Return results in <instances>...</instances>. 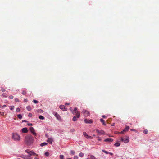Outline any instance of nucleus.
I'll list each match as a JSON object with an SVG mask.
<instances>
[{
	"mask_svg": "<svg viewBox=\"0 0 159 159\" xmlns=\"http://www.w3.org/2000/svg\"><path fill=\"white\" fill-rule=\"evenodd\" d=\"M34 139L31 135H27L25 138V142L28 145L31 144L33 142Z\"/></svg>",
	"mask_w": 159,
	"mask_h": 159,
	"instance_id": "f257e3e1",
	"label": "nucleus"
},
{
	"mask_svg": "<svg viewBox=\"0 0 159 159\" xmlns=\"http://www.w3.org/2000/svg\"><path fill=\"white\" fill-rule=\"evenodd\" d=\"M28 150H26V152L29 154V155L28 156H23L22 157V158L25 159H32V157H30V156L32 155L34 156L35 155H37V154L34 153L32 151H30L29 152H28Z\"/></svg>",
	"mask_w": 159,
	"mask_h": 159,
	"instance_id": "f03ea898",
	"label": "nucleus"
},
{
	"mask_svg": "<svg viewBox=\"0 0 159 159\" xmlns=\"http://www.w3.org/2000/svg\"><path fill=\"white\" fill-rule=\"evenodd\" d=\"M13 139L15 141L18 142L20 140V136L16 133H13L12 136Z\"/></svg>",
	"mask_w": 159,
	"mask_h": 159,
	"instance_id": "7ed1b4c3",
	"label": "nucleus"
},
{
	"mask_svg": "<svg viewBox=\"0 0 159 159\" xmlns=\"http://www.w3.org/2000/svg\"><path fill=\"white\" fill-rule=\"evenodd\" d=\"M121 141L125 143H128L129 141V137L126 136L125 138H121Z\"/></svg>",
	"mask_w": 159,
	"mask_h": 159,
	"instance_id": "20e7f679",
	"label": "nucleus"
},
{
	"mask_svg": "<svg viewBox=\"0 0 159 159\" xmlns=\"http://www.w3.org/2000/svg\"><path fill=\"white\" fill-rule=\"evenodd\" d=\"M74 112L76 113V116L77 118H79L80 117V112L79 111H78L77 108L75 107L74 109Z\"/></svg>",
	"mask_w": 159,
	"mask_h": 159,
	"instance_id": "39448f33",
	"label": "nucleus"
},
{
	"mask_svg": "<svg viewBox=\"0 0 159 159\" xmlns=\"http://www.w3.org/2000/svg\"><path fill=\"white\" fill-rule=\"evenodd\" d=\"M82 113L84 114V116L86 117L89 116L90 115L89 112L87 110H83L82 111Z\"/></svg>",
	"mask_w": 159,
	"mask_h": 159,
	"instance_id": "423d86ee",
	"label": "nucleus"
},
{
	"mask_svg": "<svg viewBox=\"0 0 159 159\" xmlns=\"http://www.w3.org/2000/svg\"><path fill=\"white\" fill-rule=\"evenodd\" d=\"M53 114L59 121H61V118L60 116L57 112H54Z\"/></svg>",
	"mask_w": 159,
	"mask_h": 159,
	"instance_id": "0eeeda50",
	"label": "nucleus"
},
{
	"mask_svg": "<svg viewBox=\"0 0 159 159\" xmlns=\"http://www.w3.org/2000/svg\"><path fill=\"white\" fill-rule=\"evenodd\" d=\"M30 131L33 134V135L34 136H35L37 135V134L35 133V131L33 127H30L29 129Z\"/></svg>",
	"mask_w": 159,
	"mask_h": 159,
	"instance_id": "6e6552de",
	"label": "nucleus"
},
{
	"mask_svg": "<svg viewBox=\"0 0 159 159\" xmlns=\"http://www.w3.org/2000/svg\"><path fill=\"white\" fill-rule=\"evenodd\" d=\"M60 109L62 110L63 111H67V108L64 105H60L59 107Z\"/></svg>",
	"mask_w": 159,
	"mask_h": 159,
	"instance_id": "1a4fd4ad",
	"label": "nucleus"
},
{
	"mask_svg": "<svg viewBox=\"0 0 159 159\" xmlns=\"http://www.w3.org/2000/svg\"><path fill=\"white\" fill-rule=\"evenodd\" d=\"M96 131L97 133L98 134H105V132L102 130H101L100 131L98 129H97Z\"/></svg>",
	"mask_w": 159,
	"mask_h": 159,
	"instance_id": "9d476101",
	"label": "nucleus"
},
{
	"mask_svg": "<svg viewBox=\"0 0 159 159\" xmlns=\"http://www.w3.org/2000/svg\"><path fill=\"white\" fill-rule=\"evenodd\" d=\"M84 121L86 123H91L93 122V121L92 120L85 119L84 120Z\"/></svg>",
	"mask_w": 159,
	"mask_h": 159,
	"instance_id": "9b49d317",
	"label": "nucleus"
},
{
	"mask_svg": "<svg viewBox=\"0 0 159 159\" xmlns=\"http://www.w3.org/2000/svg\"><path fill=\"white\" fill-rule=\"evenodd\" d=\"M21 132L23 133H27L28 131V129L27 128L25 127L22 129H21Z\"/></svg>",
	"mask_w": 159,
	"mask_h": 159,
	"instance_id": "f8f14e48",
	"label": "nucleus"
},
{
	"mask_svg": "<svg viewBox=\"0 0 159 159\" xmlns=\"http://www.w3.org/2000/svg\"><path fill=\"white\" fill-rule=\"evenodd\" d=\"M104 141L106 142H111L113 141V139L112 138H107L104 140Z\"/></svg>",
	"mask_w": 159,
	"mask_h": 159,
	"instance_id": "ddd939ff",
	"label": "nucleus"
},
{
	"mask_svg": "<svg viewBox=\"0 0 159 159\" xmlns=\"http://www.w3.org/2000/svg\"><path fill=\"white\" fill-rule=\"evenodd\" d=\"M129 126H126L125 128V129L122 131H121V133L122 134H124V132L128 131L129 130Z\"/></svg>",
	"mask_w": 159,
	"mask_h": 159,
	"instance_id": "4468645a",
	"label": "nucleus"
},
{
	"mask_svg": "<svg viewBox=\"0 0 159 159\" xmlns=\"http://www.w3.org/2000/svg\"><path fill=\"white\" fill-rule=\"evenodd\" d=\"M120 144V143L119 141L117 142L114 145L116 147L119 146Z\"/></svg>",
	"mask_w": 159,
	"mask_h": 159,
	"instance_id": "2eb2a0df",
	"label": "nucleus"
},
{
	"mask_svg": "<svg viewBox=\"0 0 159 159\" xmlns=\"http://www.w3.org/2000/svg\"><path fill=\"white\" fill-rule=\"evenodd\" d=\"M52 140L51 138H48L47 140V142L51 144L52 143Z\"/></svg>",
	"mask_w": 159,
	"mask_h": 159,
	"instance_id": "dca6fc26",
	"label": "nucleus"
},
{
	"mask_svg": "<svg viewBox=\"0 0 159 159\" xmlns=\"http://www.w3.org/2000/svg\"><path fill=\"white\" fill-rule=\"evenodd\" d=\"M100 121L102 123L103 125H106V124L105 123V121L103 119H100Z\"/></svg>",
	"mask_w": 159,
	"mask_h": 159,
	"instance_id": "f3484780",
	"label": "nucleus"
},
{
	"mask_svg": "<svg viewBox=\"0 0 159 159\" xmlns=\"http://www.w3.org/2000/svg\"><path fill=\"white\" fill-rule=\"evenodd\" d=\"M26 108L28 111H30V110H31L32 109L31 107L30 106H27Z\"/></svg>",
	"mask_w": 159,
	"mask_h": 159,
	"instance_id": "a211bd4d",
	"label": "nucleus"
},
{
	"mask_svg": "<svg viewBox=\"0 0 159 159\" xmlns=\"http://www.w3.org/2000/svg\"><path fill=\"white\" fill-rule=\"evenodd\" d=\"M77 116H74L72 120L74 121H75L77 120Z\"/></svg>",
	"mask_w": 159,
	"mask_h": 159,
	"instance_id": "6ab92c4d",
	"label": "nucleus"
},
{
	"mask_svg": "<svg viewBox=\"0 0 159 159\" xmlns=\"http://www.w3.org/2000/svg\"><path fill=\"white\" fill-rule=\"evenodd\" d=\"M90 158L91 159H98L96 158V157L93 155H91L90 156Z\"/></svg>",
	"mask_w": 159,
	"mask_h": 159,
	"instance_id": "aec40b11",
	"label": "nucleus"
},
{
	"mask_svg": "<svg viewBox=\"0 0 159 159\" xmlns=\"http://www.w3.org/2000/svg\"><path fill=\"white\" fill-rule=\"evenodd\" d=\"M79 156L81 157H83L84 156V154L83 153H82V152H80V153L79 154Z\"/></svg>",
	"mask_w": 159,
	"mask_h": 159,
	"instance_id": "412c9836",
	"label": "nucleus"
},
{
	"mask_svg": "<svg viewBox=\"0 0 159 159\" xmlns=\"http://www.w3.org/2000/svg\"><path fill=\"white\" fill-rule=\"evenodd\" d=\"M39 118L41 120H44V117L42 116H40L39 117Z\"/></svg>",
	"mask_w": 159,
	"mask_h": 159,
	"instance_id": "4be33fe9",
	"label": "nucleus"
},
{
	"mask_svg": "<svg viewBox=\"0 0 159 159\" xmlns=\"http://www.w3.org/2000/svg\"><path fill=\"white\" fill-rule=\"evenodd\" d=\"M83 134H84V136L85 137H86V138H87V137L88 136V135L85 132H84Z\"/></svg>",
	"mask_w": 159,
	"mask_h": 159,
	"instance_id": "5701e85b",
	"label": "nucleus"
},
{
	"mask_svg": "<svg viewBox=\"0 0 159 159\" xmlns=\"http://www.w3.org/2000/svg\"><path fill=\"white\" fill-rule=\"evenodd\" d=\"M47 144V143H41V144H40V145L41 146H43L46 145Z\"/></svg>",
	"mask_w": 159,
	"mask_h": 159,
	"instance_id": "b1692460",
	"label": "nucleus"
},
{
	"mask_svg": "<svg viewBox=\"0 0 159 159\" xmlns=\"http://www.w3.org/2000/svg\"><path fill=\"white\" fill-rule=\"evenodd\" d=\"M22 93L23 95H25L26 94V91L25 90H23L22 91Z\"/></svg>",
	"mask_w": 159,
	"mask_h": 159,
	"instance_id": "393cba45",
	"label": "nucleus"
},
{
	"mask_svg": "<svg viewBox=\"0 0 159 159\" xmlns=\"http://www.w3.org/2000/svg\"><path fill=\"white\" fill-rule=\"evenodd\" d=\"M18 117L20 119H21L22 118V116L21 114H19L17 115Z\"/></svg>",
	"mask_w": 159,
	"mask_h": 159,
	"instance_id": "a878e982",
	"label": "nucleus"
},
{
	"mask_svg": "<svg viewBox=\"0 0 159 159\" xmlns=\"http://www.w3.org/2000/svg\"><path fill=\"white\" fill-rule=\"evenodd\" d=\"M10 107V109L11 110H13L14 109V106H11Z\"/></svg>",
	"mask_w": 159,
	"mask_h": 159,
	"instance_id": "bb28decb",
	"label": "nucleus"
},
{
	"mask_svg": "<svg viewBox=\"0 0 159 159\" xmlns=\"http://www.w3.org/2000/svg\"><path fill=\"white\" fill-rule=\"evenodd\" d=\"M143 132L144 134H146L148 133V130L147 129H145L143 131Z\"/></svg>",
	"mask_w": 159,
	"mask_h": 159,
	"instance_id": "cd10ccee",
	"label": "nucleus"
},
{
	"mask_svg": "<svg viewBox=\"0 0 159 159\" xmlns=\"http://www.w3.org/2000/svg\"><path fill=\"white\" fill-rule=\"evenodd\" d=\"M102 151L104 153H105L106 154H109V152L104 150H102Z\"/></svg>",
	"mask_w": 159,
	"mask_h": 159,
	"instance_id": "c85d7f7f",
	"label": "nucleus"
},
{
	"mask_svg": "<svg viewBox=\"0 0 159 159\" xmlns=\"http://www.w3.org/2000/svg\"><path fill=\"white\" fill-rule=\"evenodd\" d=\"M60 159H63L64 158V156L63 155H61L60 156Z\"/></svg>",
	"mask_w": 159,
	"mask_h": 159,
	"instance_id": "c756f323",
	"label": "nucleus"
},
{
	"mask_svg": "<svg viewBox=\"0 0 159 159\" xmlns=\"http://www.w3.org/2000/svg\"><path fill=\"white\" fill-rule=\"evenodd\" d=\"M33 102L34 103H36V104L38 102V101H37V100H35V99L33 100Z\"/></svg>",
	"mask_w": 159,
	"mask_h": 159,
	"instance_id": "7c9ffc66",
	"label": "nucleus"
},
{
	"mask_svg": "<svg viewBox=\"0 0 159 159\" xmlns=\"http://www.w3.org/2000/svg\"><path fill=\"white\" fill-rule=\"evenodd\" d=\"M9 98L10 99H12L13 98H14V97L12 95H10V96H9Z\"/></svg>",
	"mask_w": 159,
	"mask_h": 159,
	"instance_id": "2f4dec72",
	"label": "nucleus"
},
{
	"mask_svg": "<svg viewBox=\"0 0 159 159\" xmlns=\"http://www.w3.org/2000/svg\"><path fill=\"white\" fill-rule=\"evenodd\" d=\"M75 152L73 150H71L70 151V153L71 154L74 155L75 154Z\"/></svg>",
	"mask_w": 159,
	"mask_h": 159,
	"instance_id": "473e14b6",
	"label": "nucleus"
},
{
	"mask_svg": "<svg viewBox=\"0 0 159 159\" xmlns=\"http://www.w3.org/2000/svg\"><path fill=\"white\" fill-rule=\"evenodd\" d=\"M16 111L17 112H19L20 111V108H18L16 109Z\"/></svg>",
	"mask_w": 159,
	"mask_h": 159,
	"instance_id": "72a5a7b5",
	"label": "nucleus"
},
{
	"mask_svg": "<svg viewBox=\"0 0 159 159\" xmlns=\"http://www.w3.org/2000/svg\"><path fill=\"white\" fill-rule=\"evenodd\" d=\"M45 156H48L49 155V153L48 152H46L45 153Z\"/></svg>",
	"mask_w": 159,
	"mask_h": 159,
	"instance_id": "f704fd0d",
	"label": "nucleus"
},
{
	"mask_svg": "<svg viewBox=\"0 0 159 159\" xmlns=\"http://www.w3.org/2000/svg\"><path fill=\"white\" fill-rule=\"evenodd\" d=\"M15 102H19V100L17 98H16L15 99Z\"/></svg>",
	"mask_w": 159,
	"mask_h": 159,
	"instance_id": "c9c22d12",
	"label": "nucleus"
},
{
	"mask_svg": "<svg viewBox=\"0 0 159 159\" xmlns=\"http://www.w3.org/2000/svg\"><path fill=\"white\" fill-rule=\"evenodd\" d=\"M1 90L2 92H4V91H5V89H4V88H2L1 89Z\"/></svg>",
	"mask_w": 159,
	"mask_h": 159,
	"instance_id": "e433bc0d",
	"label": "nucleus"
},
{
	"mask_svg": "<svg viewBox=\"0 0 159 159\" xmlns=\"http://www.w3.org/2000/svg\"><path fill=\"white\" fill-rule=\"evenodd\" d=\"M78 157L77 156H75L74 158V159H78Z\"/></svg>",
	"mask_w": 159,
	"mask_h": 159,
	"instance_id": "4c0bfd02",
	"label": "nucleus"
},
{
	"mask_svg": "<svg viewBox=\"0 0 159 159\" xmlns=\"http://www.w3.org/2000/svg\"><path fill=\"white\" fill-rule=\"evenodd\" d=\"M87 138L89 139H92V137L91 136H88V137H87Z\"/></svg>",
	"mask_w": 159,
	"mask_h": 159,
	"instance_id": "58836bf2",
	"label": "nucleus"
},
{
	"mask_svg": "<svg viewBox=\"0 0 159 159\" xmlns=\"http://www.w3.org/2000/svg\"><path fill=\"white\" fill-rule=\"evenodd\" d=\"M87 138L89 139H92V137L91 136H88V137H87Z\"/></svg>",
	"mask_w": 159,
	"mask_h": 159,
	"instance_id": "ea45409f",
	"label": "nucleus"
},
{
	"mask_svg": "<svg viewBox=\"0 0 159 159\" xmlns=\"http://www.w3.org/2000/svg\"><path fill=\"white\" fill-rule=\"evenodd\" d=\"M28 116L29 117H31L32 116V114L31 113H29L28 115Z\"/></svg>",
	"mask_w": 159,
	"mask_h": 159,
	"instance_id": "a19ab883",
	"label": "nucleus"
},
{
	"mask_svg": "<svg viewBox=\"0 0 159 159\" xmlns=\"http://www.w3.org/2000/svg\"><path fill=\"white\" fill-rule=\"evenodd\" d=\"M131 131H135L136 130L134 129H130Z\"/></svg>",
	"mask_w": 159,
	"mask_h": 159,
	"instance_id": "79ce46f5",
	"label": "nucleus"
},
{
	"mask_svg": "<svg viewBox=\"0 0 159 159\" xmlns=\"http://www.w3.org/2000/svg\"><path fill=\"white\" fill-rule=\"evenodd\" d=\"M2 95H3V97H7V95H6L5 94V93H3V94H2Z\"/></svg>",
	"mask_w": 159,
	"mask_h": 159,
	"instance_id": "37998d69",
	"label": "nucleus"
},
{
	"mask_svg": "<svg viewBox=\"0 0 159 159\" xmlns=\"http://www.w3.org/2000/svg\"><path fill=\"white\" fill-rule=\"evenodd\" d=\"M24 102H27L28 100H27V99H24Z\"/></svg>",
	"mask_w": 159,
	"mask_h": 159,
	"instance_id": "c03bdc74",
	"label": "nucleus"
},
{
	"mask_svg": "<svg viewBox=\"0 0 159 159\" xmlns=\"http://www.w3.org/2000/svg\"><path fill=\"white\" fill-rule=\"evenodd\" d=\"M6 106H6V105H3V106L2 107V108H3L4 107H6Z\"/></svg>",
	"mask_w": 159,
	"mask_h": 159,
	"instance_id": "a18cd8bd",
	"label": "nucleus"
},
{
	"mask_svg": "<svg viewBox=\"0 0 159 159\" xmlns=\"http://www.w3.org/2000/svg\"><path fill=\"white\" fill-rule=\"evenodd\" d=\"M116 134H123L121 133V132H117V133H116Z\"/></svg>",
	"mask_w": 159,
	"mask_h": 159,
	"instance_id": "49530a36",
	"label": "nucleus"
},
{
	"mask_svg": "<svg viewBox=\"0 0 159 159\" xmlns=\"http://www.w3.org/2000/svg\"><path fill=\"white\" fill-rule=\"evenodd\" d=\"M28 125L29 126H31L32 125V124H30V123L28 124Z\"/></svg>",
	"mask_w": 159,
	"mask_h": 159,
	"instance_id": "de8ad7c7",
	"label": "nucleus"
},
{
	"mask_svg": "<svg viewBox=\"0 0 159 159\" xmlns=\"http://www.w3.org/2000/svg\"><path fill=\"white\" fill-rule=\"evenodd\" d=\"M98 140L99 141H101V138H99L98 139Z\"/></svg>",
	"mask_w": 159,
	"mask_h": 159,
	"instance_id": "09e8293b",
	"label": "nucleus"
},
{
	"mask_svg": "<svg viewBox=\"0 0 159 159\" xmlns=\"http://www.w3.org/2000/svg\"><path fill=\"white\" fill-rule=\"evenodd\" d=\"M109 154H110L111 156H112L113 155V153H112L111 152H109Z\"/></svg>",
	"mask_w": 159,
	"mask_h": 159,
	"instance_id": "8fccbe9b",
	"label": "nucleus"
},
{
	"mask_svg": "<svg viewBox=\"0 0 159 159\" xmlns=\"http://www.w3.org/2000/svg\"><path fill=\"white\" fill-rule=\"evenodd\" d=\"M4 112H2V113H1V115H3H3H4Z\"/></svg>",
	"mask_w": 159,
	"mask_h": 159,
	"instance_id": "3c124183",
	"label": "nucleus"
},
{
	"mask_svg": "<svg viewBox=\"0 0 159 159\" xmlns=\"http://www.w3.org/2000/svg\"><path fill=\"white\" fill-rule=\"evenodd\" d=\"M70 104V103H65V105H69Z\"/></svg>",
	"mask_w": 159,
	"mask_h": 159,
	"instance_id": "603ef678",
	"label": "nucleus"
},
{
	"mask_svg": "<svg viewBox=\"0 0 159 159\" xmlns=\"http://www.w3.org/2000/svg\"><path fill=\"white\" fill-rule=\"evenodd\" d=\"M34 159H39V158L37 157H35Z\"/></svg>",
	"mask_w": 159,
	"mask_h": 159,
	"instance_id": "864d4df0",
	"label": "nucleus"
},
{
	"mask_svg": "<svg viewBox=\"0 0 159 159\" xmlns=\"http://www.w3.org/2000/svg\"><path fill=\"white\" fill-rule=\"evenodd\" d=\"M102 117L103 118H106V116H104H104H102Z\"/></svg>",
	"mask_w": 159,
	"mask_h": 159,
	"instance_id": "5fc2aeb1",
	"label": "nucleus"
},
{
	"mask_svg": "<svg viewBox=\"0 0 159 159\" xmlns=\"http://www.w3.org/2000/svg\"><path fill=\"white\" fill-rule=\"evenodd\" d=\"M66 159H71L70 158H67Z\"/></svg>",
	"mask_w": 159,
	"mask_h": 159,
	"instance_id": "6e6d98bb",
	"label": "nucleus"
},
{
	"mask_svg": "<svg viewBox=\"0 0 159 159\" xmlns=\"http://www.w3.org/2000/svg\"><path fill=\"white\" fill-rule=\"evenodd\" d=\"M23 122H25V120H23Z\"/></svg>",
	"mask_w": 159,
	"mask_h": 159,
	"instance_id": "4d7b16f0",
	"label": "nucleus"
},
{
	"mask_svg": "<svg viewBox=\"0 0 159 159\" xmlns=\"http://www.w3.org/2000/svg\"><path fill=\"white\" fill-rule=\"evenodd\" d=\"M114 125V124H113L112 125Z\"/></svg>",
	"mask_w": 159,
	"mask_h": 159,
	"instance_id": "13d9d810",
	"label": "nucleus"
},
{
	"mask_svg": "<svg viewBox=\"0 0 159 159\" xmlns=\"http://www.w3.org/2000/svg\"><path fill=\"white\" fill-rule=\"evenodd\" d=\"M0 108H1V106L0 105Z\"/></svg>",
	"mask_w": 159,
	"mask_h": 159,
	"instance_id": "bf43d9fd",
	"label": "nucleus"
},
{
	"mask_svg": "<svg viewBox=\"0 0 159 159\" xmlns=\"http://www.w3.org/2000/svg\"><path fill=\"white\" fill-rule=\"evenodd\" d=\"M86 159H89V158H87Z\"/></svg>",
	"mask_w": 159,
	"mask_h": 159,
	"instance_id": "052dcab7",
	"label": "nucleus"
}]
</instances>
